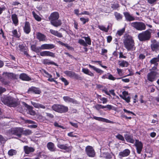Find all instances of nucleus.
<instances>
[{
	"instance_id": "nucleus-1",
	"label": "nucleus",
	"mask_w": 159,
	"mask_h": 159,
	"mask_svg": "<svg viewBox=\"0 0 159 159\" xmlns=\"http://www.w3.org/2000/svg\"><path fill=\"white\" fill-rule=\"evenodd\" d=\"M123 43L125 47L128 51H133L135 49L134 41L132 37L129 35H125Z\"/></svg>"
},
{
	"instance_id": "nucleus-2",
	"label": "nucleus",
	"mask_w": 159,
	"mask_h": 159,
	"mask_svg": "<svg viewBox=\"0 0 159 159\" xmlns=\"http://www.w3.org/2000/svg\"><path fill=\"white\" fill-rule=\"evenodd\" d=\"M59 14L57 12H54L51 14L49 17L51 24L53 26L57 27L61 25V22L60 20H58Z\"/></svg>"
},
{
	"instance_id": "nucleus-3",
	"label": "nucleus",
	"mask_w": 159,
	"mask_h": 159,
	"mask_svg": "<svg viewBox=\"0 0 159 159\" xmlns=\"http://www.w3.org/2000/svg\"><path fill=\"white\" fill-rule=\"evenodd\" d=\"M2 101L5 104L11 107H16L17 104L16 100L10 96L7 97L3 98Z\"/></svg>"
},
{
	"instance_id": "nucleus-4",
	"label": "nucleus",
	"mask_w": 159,
	"mask_h": 159,
	"mask_svg": "<svg viewBox=\"0 0 159 159\" xmlns=\"http://www.w3.org/2000/svg\"><path fill=\"white\" fill-rule=\"evenodd\" d=\"M23 129L20 127H15L11 129L7 132L8 135H12L14 134L17 136L18 137H20L23 132Z\"/></svg>"
},
{
	"instance_id": "nucleus-5",
	"label": "nucleus",
	"mask_w": 159,
	"mask_h": 159,
	"mask_svg": "<svg viewBox=\"0 0 159 159\" xmlns=\"http://www.w3.org/2000/svg\"><path fill=\"white\" fill-rule=\"evenodd\" d=\"M53 110L60 113H65L68 111V108L66 106L60 104H54L52 106Z\"/></svg>"
},
{
	"instance_id": "nucleus-6",
	"label": "nucleus",
	"mask_w": 159,
	"mask_h": 159,
	"mask_svg": "<svg viewBox=\"0 0 159 159\" xmlns=\"http://www.w3.org/2000/svg\"><path fill=\"white\" fill-rule=\"evenodd\" d=\"M138 38L140 41L149 40L151 37V32L148 30L143 32L138 35Z\"/></svg>"
},
{
	"instance_id": "nucleus-7",
	"label": "nucleus",
	"mask_w": 159,
	"mask_h": 159,
	"mask_svg": "<svg viewBox=\"0 0 159 159\" xmlns=\"http://www.w3.org/2000/svg\"><path fill=\"white\" fill-rule=\"evenodd\" d=\"M131 26L133 27L138 30H143L146 29V26L144 23L142 22H136L132 23Z\"/></svg>"
},
{
	"instance_id": "nucleus-8",
	"label": "nucleus",
	"mask_w": 159,
	"mask_h": 159,
	"mask_svg": "<svg viewBox=\"0 0 159 159\" xmlns=\"http://www.w3.org/2000/svg\"><path fill=\"white\" fill-rule=\"evenodd\" d=\"M159 62V54L158 56L155 57H154L152 59L150 62L151 64H155V66L153 67L151 69H150V70L151 71H155L157 69V66L158 65L157 62Z\"/></svg>"
},
{
	"instance_id": "nucleus-9",
	"label": "nucleus",
	"mask_w": 159,
	"mask_h": 159,
	"mask_svg": "<svg viewBox=\"0 0 159 159\" xmlns=\"http://www.w3.org/2000/svg\"><path fill=\"white\" fill-rule=\"evenodd\" d=\"M64 73L70 78L76 79H80L81 77L78 74L74 72L69 70H66L64 72Z\"/></svg>"
},
{
	"instance_id": "nucleus-10",
	"label": "nucleus",
	"mask_w": 159,
	"mask_h": 159,
	"mask_svg": "<svg viewBox=\"0 0 159 159\" xmlns=\"http://www.w3.org/2000/svg\"><path fill=\"white\" fill-rule=\"evenodd\" d=\"M87 154L89 157H93L95 156V153L93 147L91 146H87L85 148Z\"/></svg>"
},
{
	"instance_id": "nucleus-11",
	"label": "nucleus",
	"mask_w": 159,
	"mask_h": 159,
	"mask_svg": "<svg viewBox=\"0 0 159 159\" xmlns=\"http://www.w3.org/2000/svg\"><path fill=\"white\" fill-rule=\"evenodd\" d=\"M151 42V48L153 51H156L159 50V42L155 39H152Z\"/></svg>"
},
{
	"instance_id": "nucleus-12",
	"label": "nucleus",
	"mask_w": 159,
	"mask_h": 159,
	"mask_svg": "<svg viewBox=\"0 0 159 159\" xmlns=\"http://www.w3.org/2000/svg\"><path fill=\"white\" fill-rule=\"evenodd\" d=\"M27 93H33L35 94H40L41 91L39 88L32 86L29 88Z\"/></svg>"
},
{
	"instance_id": "nucleus-13",
	"label": "nucleus",
	"mask_w": 159,
	"mask_h": 159,
	"mask_svg": "<svg viewBox=\"0 0 159 159\" xmlns=\"http://www.w3.org/2000/svg\"><path fill=\"white\" fill-rule=\"evenodd\" d=\"M120 96L123 99L125 100L127 102L129 103L130 102V97L128 96V92L126 91L123 92L122 94L120 95Z\"/></svg>"
},
{
	"instance_id": "nucleus-14",
	"label": "nucleus",
	"mask_w": 159,
	"mask_h": 159,
	"mask_svg": "<svg viewBox=\"0 0 159 159\" xmlns=\"http://www.w3.org/2000/svg\"><path fill=\"white\" fill-rule=\"evenodd\" d=\"M157 74V72L156 71H151L148 75V80L150 81H153L156 78V76Z\"/></svg>"
},
{
	"instance_id": "nucleus-15",
	"label": "nucleus",
	"mask_w": 159,
	"mask_h": 159,
	"mask_svg": "<svg viewBox=\"0 0 159 159\" xmlns=\"http://www.w3.org/2000/svg\"><path fill=\"white\" fill-rule=\"evenodd\" d=\"M130 153V150L128 149H126L120 152L119 153L118 156L120 158H121L123 157L128 156Z\"/></svg>"
},
{
	"instance_id": "nucleus-16",
	"label": "nucleus",
	"mask_w": 159,
	"mask_h": 159,
	"mask_svg": "<svg viewBox=\"0 0 159 159\" xmlns=\"http://www.w3.org/2000/svg\"><path fill=\"white\" fill-rule=\"evenodd\" d=\"M40 55L42 57L49 56L52 57H55V54L52 52L49 51H43L40 52Z\"/></svg>"
},
{
	"instance_id": "nucleus-17",
	"label": "nucleus",
	"mask_w": 159,
	"mask_h": 159,
	"mask_svg": "<svg viewBox=\"0 0 159 159\" xmlns=\"http://www.w3.org/2000/svg\"><path fill=\"white\" fill-rule=\"evenodd\" d=\"M135 145L136 148L137 152L139 154H140L143 148V144L142 143L136 140Z\"/></svg>"
},
{
	"instance_id": "nucleus-18",
	"label": "nucleus",
	"mask_w": 159,
	"mask_h": 159,
	"mask_svg": "<svg viewBox=\"0 0 159 159\" xmlns=\"http://www.w3.org/2000/svg\"><path fill=\"white\" fill-rule=\"evenodd\" d=\"M55 45L52 44H44L41 45L40 48L41 50L50 49L54 48Z\"/></svg>"
},
{
	"instance_id": "nucleus-19",
	"label": "nucleus",
	"mask_w": 159,
	"mask_h": 159,
	"mask_svg": "<svg viewBox=\"0 0 159 159\" xmlns=\"http://www.w3.org/2000/svg\"><path fill=\"white\" fill-rule=\"evenodd\" d=\"M123 14L126 21H130L135 20L134 17L130 15L129 12H124Z\"/></svg>"
},
{
	"instance_id": "nucleus-20",
	"label": "nucleus",
	"mask_w": 159,
	"mask_h": 159,
	"mask_svg": "<svg viewBox=\"0 0 159 159\" xmlns=\"http://www.w3.org/2000/svg\"><path fill=\"white\" fill-rule=\"evenodd\" d=\"M22 104L26 107L28 110L29 113L31 115L34 116L35 114V112L32 110V107L28 105L24 102H22Z\"/></svg>"
},
{
	"instance_id": "nucleus-21",
	"label": "nucleus",
	"mask_w": 159,
	"mask_h": 159,
	"mask_svg": "<svg viewBox=\"0 0 159 159\" xmlns=\"http://www.w3.org/2000/svg\"><path fill=\"white\" fill-rule=\"evenodd\" d=\"M93 119L99 121L105 122L107 123H110L111 124H113L114 123V122L112 121H111L107 119H105L102 117L93 116Z\"/></svg>"
},
{
	"instance_id": "nucleus-22",
	"label": "nucleus",
	"mask_w": 159,
	"mask_h": 159,
	"mask_svg": "<svg viewBox=\"0 0 159 159\" xmlns=\"http://www.w3.org/2000/svg\"><path fill=\"white\" fill-rule=\"evenodd\" d=\"M63 99L64 100L67 102H71L74 104L78 103V102L76 100L67 96L63 97Z\"/></svg>"
},
{
	"instance_id": "nucleus-23",
	"label": "nucleus",
	"mask_w": 159,
	"mask_h": 159,
	"mask_svg": "<svg viewBox=\"0 0 159 159\" xmlns=\"http://www.w3.org/2000/svg\"><path fill=\"white\" fill-rule=\"evenodd\" d=\"M24 150L26 154H29L31 152H33L34 151V149L32 147L28 146H25L24 147Z\"/></svg>"
},
{
	"instance_id": "nucleus-24",
	"label": "nucleus",
	"mask_w": 159,
	"mask_h": 159,
	"mask_svg": "<svg viewBox=\"0 0 159 159\" xmlns=\"http://www.w3.org/2000/svg\"><path fill=\"white\" fill-rule=\"evenodd\" d=\"M67 145V144H61V143L59 141L58 142V143L57 144V147L60 149L65 150H71V147L70 146H68Z\"/></svg>"
},
{
	"instance_id": "nucleus-25",
	"label": "nucleus",
	"mask_w": 159,
	"mask_h": 159,
	"mask_svg": "<svg viewBox=\"0 0 159 159\" xmlns=\"http://www.w3.org/2000/svg\"><path fill=\"white\" fill-rule=\"evenodd\" d=\"M24 30L26 34H28L30 33L31 30L30 26V24L28 22H25L24 27Z\"/></svg>"
},
{
	"instance_id": "nucleus-26",
	"label": "nucleus",
	"mask_w": 159,
	"mask_h": 159,
	"mask_svg": "<svg viewBox=\"0 0 159 159\" xmlns=\"http://www.w3.org/2000/svg\"><path fill=\"white\" fill-rule=\"evenodd\" d=\"M36 35L37 39L39 41H44L46 40V36L40 33H37Z\"/></svg>"
},
{
	"instance_id": "nucleus-27",
	"label": "nucleus",
	"mask_w": 159,
	"mask_h": 159,
	"mask_svg": "<svg viewBox=\"0 0 159 159\" xmlns=\"http://www.w3.org/2000/svg\"><path fill=\"white\" fill-rule=\"evenodd\" d=\"M101 78L103 79H107L112 80H114L116 79L115 77H114L111 74L109 73H107L103 75Z\"/></svg>"
},
{
	"instance_id": "nucleus-28",
	"label": "nucleus",
	"mask_w": 159,
	"mask_h": 159,
	"mask_svg": "<svg viewBox=\"0 0 159 159\" xmlns=\"http://www.w3.org/2000/svg\"><path fill=\"white\" fill-rule=\"evenodd\" d=\"M48 149L51 152H54L56 150L54 144L52 142H49L47 144Z\"/></svg>"
},
{
	"instance_id": "nucleus-29",
	"label": "nucleus",
	"mask_w": 159,
	"mask_h": 159,
	"mask_svg": "<svg viewBox=\"0 0 159 159\" xmlns=\"http://www.w3.org/2000/svg\"><path fill=\"white\" fill-rule=\"evenodd\" d=\"M118 63L119 65L122 67H127L129 65V63L127 61L124 60L119 61Z\"/></svg>"
},
{
	"instance_id": "nucleus-30",
	"label": "nucleus",
	"mask_w": 159,
	"mask_h": 159,
	"mask_svg": "<svg viewBox=\"0 0 159 159\" xmlns=\"http://www.w3.org/2000/svg\"><path fill=\"white\" fill-rule=\"evenodd\" d=\"M89 67L95 70L97 73L99 74L100 75L102 74L104 72V71L102 70L97 68L94 66H92L90 64H89Z\"/></svg>"
},
{
	"instance_id": "nucleus-31",
	"label": "nucleus",
	"mask_w": 159,
	"mask_h": 159,
	"mask_svg": "<svg viewBox=\"0 0 159 159\" xmlns=\"http://www.w3.org/2000/svg\"><path fill=\"white\" fill-rule=\"evenodd\" d=\"M20 78L22 80L25 81H29L31 80L29 76L25 73L21 74L20 75Z\"/></svg>"
},
{
	"instance_id": "nucleus-32",
	"label": "nucleus",
	"mask_w": 159,
	"mask_h": 159,
	"mask_svg": "<svg viewBox=\"0 0 159 159\" xmlns=\"http://www.w3.org/2000/svg\"><path fill=\"white\" fill-rule=\"evenodd\" d=\"M50 31L52 34L58 37L61 38L62 37V35L61 34L59 33L57 31L50 29Z\"/></svg>"
},
{
	"instance_id": "nucleus-33",
	"label": "nucleus",
	"mask_w": 159,
	"mask_h": 159,
	"mask_svg": "<svg viewBox=\"0 0 159 159\" xmlns=\"http://www.w3.org/2000/svg\"><path fill=\"white\" fill-rule=\"evenodd\" d=\"M82 71L84 74L91 76L93 77L94 75L93 73L87 68H83L82 69Z\"/></svg>"
},
{
	"instance_id": "nucleus-34",
	"label": "nucleus",
	"mask_w": 159,
	"mask_h": 159,
	"mask_svg": "<svg viewBox=\"0 0 159 159\" xmlns=\"http://www.w3.org/2000/svg\"><path fill=\"white\" fill-rule=\"evenodd\" d=\"M31 50L36 52V53H39L40 50H41L40 47H37L36 45L34 44L32 45L31 46Z\"/></svg>"
},
{
	"instance_id": "nucleus-35",
	"label": "nucleus",
	"mask_w": 159,
	"mask_h": 159,
	"mask_svg": "<svg viewBox=\"0 0 159 159\" xmlns=\"http://www.w3.org/2000/svg\"><path fill=\"white\" fill-rule=\"evenodd\" d=\"M43 64L46 65H56V63L53 61H51L50 60L48 59H44L42 61Z\"/></svg>"
},
{
	"instance_id": "nucleus-36",
	"label": "nucleus",
	"mask_w": 159,
	"mask_h": 159,
	"mask_svg": "<svg viewBox=\"0 0 159 159\" xmlns=\"http://www.w3.org/2000/svg\"><path fill=\"white\" fill-rule=\"evenodd\" d=\"M11 18L13 23L16 25L18 22L17 16L16 14H13L11 15Z\"/></svg>"
},
{
	"instance_id": "nucleus-37",
	"label": "nucleus",
	"mask_w": 159,
	"mask_h": 159,
	"mask_svg": "<svg viewBox=\"0 0 159 159\" xmlns=\"http://www.w3.org/2000/svg\"><path fill=\"white\" fill-rule=\"evenodd\" d=\"M125 139L127 142L133 143L134 142V140L132 138L131 136L127 135L125 137Z\"/></svg>"
},
{
	"instance_id": "nucleus-38",
	"label": "nucleus",
	"mask_w": 159,
	"mask_h": 159,
	"mask_svg": "<svg viewBox=\"0 0 159 159\" xmlns=\"http://www.w3.org/2000/svg\"><path fill=\"white\" fill-rule=\"evenodd\" d=\"M93 107L95 108L98 111H99L101 109H104V106L100 104H96Z\"/></svg>"
},
{
	"instance_id": "nucleus-39",
	"label": "nucleus",
	"mask_w": 159,
	"mask_h": 159,
	"mask_svg": "<svg viewBox=\"0 0 159 159\" xmlns=\"http://www.w3.org/2000/svg\"><path fill=\"white\" fill-rule=\"evenodd\" d=\"M114 14L117 20L119 21L122 20L123 17L122 15L117 12H115Z\"/></svg>"
},
{
	"instance_id": "nucleus-40",
	"label": "nucleus",
	"mask_w": 159,
	"mask_h": 159,
	"mask_svg": "<svg viewBox=\"0 0 159 159\" xmlns=\"http://www.w3.org/2000/svg\"><path fill=\"white\" fill-rule=\"evenodd\" d=\"M17 153V151L16 150L13 149H11L9 150L8 152V154L9 156H12L15 155Z\"/></svg>"
},
{
	"instance_id": "nucleus-41",
	"label": "nucleus",
	"mask_w": 159,
	"mask_h": 159,
	"mask_svg": "<svg viewBox=\"0 0 159 159\" xmlns=\"http://www.w3.org/2000/svg\"><path fill=\"white\" fill-rule=\"evenodd\" d=\"M109 27L108 26L106 28L103 25H98V28L101 30L104 31L105 32H107L109 30Z\"/></svg>"
},
{
	"instance_id": "nucleus-42",
	"label": "nucleus",
	"mask_w": 159,
	"mask_h": 159,
	"mask_svg": "<svg viewBox=\"0 0 159 159\" xmlns=\"http://www.w3.org/2000/svg\"><path fill=\"white\" fill-rule=\"evenodd\" d=\"M32 13L34 17L36 20L38 21H40L41 20V18L40 16H39L38 15L36 14L34 11H32Z\"/></svg>"
},
{
	"instance_id": "nucleus-43",
	"label": "nucleus",
	"mask_w": 159,
	"mask_h": 159,
	"mask_svg": "<svg viewBox=\"0 0 159 159\" xmlns=\"http://www.w3.org/2000/svg\"><path fill=\"white\" fill-rule=\"evenodd\" d=\"M125 28H123L117 31L116 34H118L119 36L122 35L125 31Z\"/></svg>"
},
{
	"instance_id": "nucleus-44",
	"label": "nucleus",
	"mask_w": 159,
	"mask_h": 159,
	"mask_svg": "<svg viewBox=\"0 0 159 159\" xmlns=\"http://www.w3.org/2000/svg\"><path fill=\"white\" fill-rule=\"evenodd\" d=\"M82 38L84 39L86 41V43L88 45L91 44V40L90 38L89 37H83Z\"/></svg>"
},
{
	"instance_id": "nucleus-45",
	"label": "nucleus",
	"mask_w": 159,
	"mask_h": 159,
	"mask_svg": "<svg viewBox=\"0 0 159 159\" xmlns=\"http://www.w3.org/2000/svg\"><path fill=\"white\" fill-rule=\"evenodd\" d=\"M92 62L94 63H98L100 66L104 68L105 69H106L107 67L106 66H103L102 64V61H93Z\"/></svg>"
},
{
	"instance_id": "nucleus-46",
	"label": "nucleus",
	"mask_w": 159,
	"mask_h": 159,
	"mask_svg": "<svg viewBox=\"0 0 159 159\" xmlns=\"http://www.w3.org/2000/svg\"><path fill=\"white\" fill-rule=\"evenodd\" d=\"M12 33L13 34V35L16 38H19L20 35L18 34L17 30H14L12 31Z\"/></svg>"
},
{
	"instance_id": "nucleus-47",
	"label": "nucleus",
	"mask_w": 159,
	"mask_h": 159,
	"mask_svg": "<svg viewBox=\"0 0 159 159\" xmlns=\"http://www.w3.org/2000/svg\"><path fill=\"white\" fill-rule=\"evenodd\" d=\"M23 132V134L26 135H29L32 133L31 131L29 129L25 130Z\"/></svg>"
},
{
	"instance_id": "nucleus-48",
	"label": "nucleus",
	"mask_w": 159,
	"mask_h": 159,
	"mask_svg": "<svg viewBox=\"0 0 159 159\" xmlns=\"http://www.w3.org/2000/svg\"><path fill=\"white\" fill-rule=\"evenodd\" d=\"M78 43L80 44H81L84 46H86L87 45L86 42L84 41V40L82 39H80L78 41Z\"/></svg>"
},
{
	"instance_id": "nucleus-49",
	"label": "nucleus",
	"mask_w": 159,
	"mask_h": 159,
	"mask_svg": "<svg viewBox=\"0 0 159 159\" xmlns=\"http://www.w3.org/2000/svg\"><path fill=\"white\" fill-rule=\"evenodd\" d=\"M80 20L83 22V24H84L86 22H88L89 19L88 18H85L83 17H81L80 19Z\"/></svg>"
},
{
	"instance_id": "nucleus-50",
	"label": "nucleus",
	"mask_w": 159,
	"mask_h": 159,
	"mask_svg": "<svg viewBox=\"0 0 159 159\" xmlns=\"http://www.w3.org/2000/svg\"><path fill=\"white\" fill-rule=\"evenodd\" d=\"M116 138L121 141H124L125 140L124 139L123 136L120 134H118L116 135Z\"/></svg>"
},
{
	"instance_id": "nucleus-51",
	"label": "nucleus",
	"mask_w": 159,
	"mask_h": 159,
	"mask_svg": "<svg viewBox=\"0 0 159 159\" xmlns=\"http://www.w3.org/2000/svg\"><path fill=\"white\" fill-rule=\"evenodd\" d=\"M11 75V74L7 73H4L3 74V76L5 77V79L7 80L9 79V76Z\"/></svg>"
},
{
	"instance_id": "nucleus-52",
	"label": "nucleus",
	"mask_w": 159,
	"mask_h": 159,
	"mask_svg": "<svg viewBox=\"0 0 159 159\" xmlns=\"http://www.w3.org/2000/svg\"><path fill=\"white\" fill-rule=\"evenodd\" d=\"M37 118L39 121L40 122H42L43 120V117L41 115H37Z\"/></svg>"
},
{
	"instance_id": "nucleus-53",
	"label": "nucleus",
	"mask_w": 159,
	"mask_h": 159,
	"mask_svg": "<svg viewBox=\"0 0 159 159\" xmlns=\"http://www.w3.org/2000/svg\"><path fill=\"white\" fill-rule=\"evenodd\" d=\"M61 80L64 83V84L65 85H67L69 84V82L65 78L62 77L61 78Z\"/></svg>"
},
{
	"instance_id": "nucleus-54",
	"label": "nucleus",
	"mask_w": 159,
	"mask_h": 159,
	"mask_svg": "<svg viewBox=\"0 0 159 159\" xmlns=\"http://www.w3.org/2000/svg\"><path fill=\"white\" fill-rule=\"evenodd\" d=\"M43 72L46 75L45 76L47 78H52V75L48 73L45 70H44Z\"/></svg>"
},
{
	"instance_id": "nucleus-55",
	"label": "nucleus",
	"mask_w": 159,
	"mask_h": 159,
	"mask_svg": "<svg viewBox=\"0 0 159 159\" xmlns=\"http://www.w3.org/2000/svg\"><path fill=\"white\" fill-rule=\"evenodd\" d=\"M54 125L55 127H60L62 128L63 129H66V128H65L63 126L59 125V124L57 122H55L54 123Z\"/></svg>"
},
{
	"instance_id": "nucleus-56",
	"label": "nucleus",
	"mask_w": 159,
	"mask_h": 159,
	"mask_svg": "<svg viewBox=\"0 0 159 159\" xmlns=\"http://www.w3.org/2000/svg\"><path fill=\"white\" fill-rule=\"evenodd\" d=\"M148 2L150 4H155L157 0H147Z\"/></svg>"
},
{
	"instance_id": "nucleus-57",
	"label": "nucleus",
	"mask_w": 159,
	"mask_h": 159,
	"mask_svg": "<svg viewBox=\"0 0 159 159\" xmlns=\"http://www.w3.org/2000/svg\"><path fill=\"white\" fill-rule=\"evenodd\" d=\"M123 111L125 113H126L128 114H133V115L135 116V114L132 111H128L125 109H124Z\"/></svg>"
},
{
	"instance_id": "nucleus-58",
	"label": "nucleus",
	"mask_w": 159,
	"mask_h": 159,
	"mask_svg": "<svg viewBox=\"0 0 159 159\" xmlns=\"http://www.w3.org/2000/svg\"><path fill=\"white\" fill-rule=\"evenodd\" d=\"M119 4L118 3L114 4L112 5L111 6V8L114 9H117V8L119 7Z\"/></svg>"
},
{
	"instance_id": "nucleus-59",
	"label": "nucleus",
	"mask_w": 159,
	"mask_h": 159,
	"mask_svg": "<svg viewBox=\"0 0 159 159\" xmlns=\"http://www.w3.org/2000/svg\"><path fill=\"white\" fill-rule=\"evenodd\" d=\"M117 71L118 74L120 76L122 75V70L121 69L117 68L116 69Z\"/></svg>"
},
{
	"instance_id": "nucleus-60",
	"label": "nucleus",
	"mask_w": 159,
	"mask_h": 159,
	"mask_svg": "<svg viewBox=\"0 0 159 159\" xmlns=\"http://www.w3.org/2000/svg\"><path fill=\"white\" fill-rule=\"evenodd\" d=\"M31 103L32 105L36 108H39V103H37L33 102H31Z\"/></svg>"
},
{
	"instance_id": "nucleus-61",
	"label": "nucleus",
	"mask_w": 159,
	"mask_h": 159,
	"mask_svg": "<svg viewBox=\"0 0 159 159\" xmlns=\"http://www.w3.org/2000/svg\"><path fill=\"white\" fill-rule=\"evenodd\" d=\"M112 106L110 105H107L106 106H104V108H107L109 110L112 109Z\"/></svg>"
},
{
	"instance_id": "nucleus-62",
	"label": "nucleus",
	"mask_w": 159,
	"mask_h": 159,
	"mask_svg": "<svg viewBox=\"0 0 159 159\" xmlns=\"http://www.w3.org/2000/svg\"><path fill=\"white\" fill-rule=\"evenodd\" d=\"M100 100L102 101V103L103 104L106 103L107 102V99L105 98H101Z\"/></svg>"
},
{
	"instance_id": "nucleus-63",
	"label": "nucleus",
	"mask_w": 159,
	"mask_h": 159,
	"mask_svg": "<svg viewBox=\"0 0 159 159\" xmlns=\"http://www.w3.org/2000/svg\"><path fill=\"white\" fill-rule=\"evenodd\" d=\"M19 47L20 48V50L21 51H23L25 50V47L22 44H20L19 45Z\"/></svg>"
},
{
	"instance_id": "nucleus-64",
	"label": "nucleus",
	"mask_w": 159,
	"mask_h": 159,
	"mask_svg": "<svg viewBox=\"0 0 159 159\" xmlns=\"http://www.w3.org/2000/svg\"><path fill=\"white\" fill-rule=\"evenodd\" d=\"M70 123L72 126L75 127V128H77L78 127L77 124L75 123H73L71 122H70Z\"/></svg>"
}]
</instances>
